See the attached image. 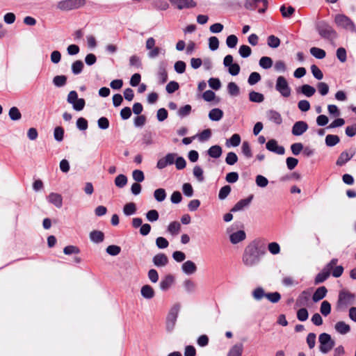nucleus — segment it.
Segmentation results:
<instances>
[{"label":"nucleus","mask_w":356,"mask_h":356,"mask_svg":"<svg viewBox=\"0 0 356 356\" xmlns=\"http://www.w3.org/2000/svg\"><path fill=\"white\" fill-rule=\"evenodd\" d=\"M168 258L163 253H159L154 256L152 262L158 268L165 267L168 264Z\"/></svg>","instance_id":"16"},{"label":"nucleus","mask_w":356,"mask_h":356,"mask_svg":"<svg viewBox=\"0 0 356 356\" xmlns=\"http://www.w3.org/2000/svg\"><path fill=\"white\" fill-rule=\"evenodd\" d=\"M246 9L254 10L259 8V13H264L268 7L267 0H246L244 4Z\"/></svg>","instance_id":"10"},{"label":"nucleus","mask_w":356,"mask_h":356,"mask_svg":"<svg viewBox=\"0 0 356 356\" xmlns=\"http://www.w3.org/2000/svg\"><path fill=\"white\" fill-rule=\"evenodd\" d=\"M67 76L65 75H57L53 79V83L56 87H63L66 84Z\"/></svg>","instance_id":"45"},{"label":"nucleus","mask_w":356,"mask_h":356,"mask_svg":"<svg viewBox=\"0 0 356 356\" xmlns=\"http://www.w3.org/2000/svg\"><path fill=\"white\" fill-rule=\"evenodd\" d=\"M154 197L158 202H163L166 197V193L163 188H158L154 192Z\"/></svg>","instance_id":"50"},{"label":"nucleus","mask_w":356,"mask_h":356,"mask_svg":"<svg viewBox=\"0 0 356 356\" xmlns=\"http://www.w3.org/2000/svg\"><path fill=\"white\" fill-rule=\"evenodd\" d=\"M280 10L282 17L284 18L290 17L295 12V8L291 6H289L287 8H286V6L283 5L280 7Z\"/></svg>","instance_id":"42"},{"label":"nucleus","mask_w":356,"mask_h":356,"mask_svg":"<svg viewBox=\"0 0 356 356\" xmlns=\"http://www.w3.org/2000/svg\"><path fill=\"white\" fill-rule=\"evenodd\" d=\"M275 89L284 97H289L291 95V89L289 86V83L285 77L282 76L277 77L275 84Z\"/></svg>","instance_id":"8"},{"label":"nucleus","mask_w":356,"mask_h":356,"mask_svg":"<svg viewBox=\"0 0 356 356\" xmlns=\"http://www.w3.org/2000/svg\"><path fill=\"white\" fill-rule=\"evenodd\" d=\"M266 116L270 121L277 125H280L282 123V118L280 113L275 110L268 111L266 113Z\"/></svg>","instance_id":"21"},{"label":"nucleus","mask_w":356,"mask_h":356,"mask_svg":"<svg viewBox=\"0 0 356 356\" xmlns=\"http://www.w3.org/2000/svg\"><path fill=\"white\" fill-rule=\"evenodd\" d=\"M253 298L259 301L264 298H266V293H265L264 289L262 287L256 288L252 293Z\"/></svg>","instance_id":"34"},{"label":"nucleus","mask_w":356,"mask_h":356,"mask_svg":"<svg viewBox=\"0 0 356 356\" xmlns=\"http://www.w3.org/2000/svg\"><path fill=\"white\" fill-rule=\"evenodd\" d=\"M222 117L223 111L218 108H213L209 113V118L212 121H219Z\"/></svg>","instance_id":"28"},{"label":"nucleus","mask_w":356,"mask_h":356,"mask_svg":"<svg viewBox=\"0 0 356 356\" xmlns=\"http://www.w3.org/2000/svg\"><path fill=\"white\" fill-rule=\"evenodd\" d=\"M86 0H63L58 3L57 8L61 10H70L83 6Z\"/></svg>","instance_id":"7"},{"label":"nucleus","mask_w":356,"mask_h":356,"mask_svg":"<svg viewBox=\"0 0 356 356\" xmlns=\"http://www.w3.org/2000/svg\"><path fill=\"white\" fill-rule=\"evenodd\" d=\"M180 305L179 303L175 304L171 307L166 318V328L168 331H172L174 329Z\"/></svg>","instance_id":"6"},{"label":"nucleus","mask_w":356,"mask_h":356,"mask_svg":"<svg viewBox=\"0 0 356 356\" xmlns=\"http://www.w3.org/2000/svg\"><path fill=\"white\" fill-rule=\"evenodd\" d=\"M90 239L93 243H99L104 241V234L101 231L94 230L90 233Z\"/></svg>","instance_id":"29"},{"label":"nucleus","mask_w":356,"mask_h":356,"mask_svg":"<svg viewBox=\"0 0 356 356\" xmlns=\"http://www.w3.org/2000/svg\"><path fill=\"white\" fill-rule=\"evenodd\" d=\"M238 53L242 58H248L251 55V48L245 44H243L239 47Z\"/></svg>","instance_id":"49"},{"label":"nucleus","mask_w":356,"mask_h":356,"mask_svg":"<svg viewBox=\"0 0 356 356\" xmlns=\"http://www.w3.org/2000/svg\"><path fill=\"white\" fill-rule=\"evenodd\" d=\"M318 341L320 343L319 350L323 354L329 353L335 345L331 336L327 333L321 334L318 337Z\"/></svg>","instance_id":"4"},{"label":"nucleus","mask_w":356,"mask_h":356,"mask_svg":"<svg viewBox=\"0 0 356 356\" xmlns=\"http://www.w3.org/2000/svg\"><path fill=\"white\" fill-rule=\"evenodd\" d=\"M261 78L259 73L254 72L250 74L248 79V83H249V85L253 86L258 83L261 80Z\"/></svg>","instance_id":"54"},{"label":"nucleus","mask_w":356,"mask_h":356,"mask_svg":"<svg viewBox=\"0 0 356 356\" xmlns=\"http://www.w3.org/2000/svg\"><path fill=\"white\" fill-rule=\"evenodd\" d=\"M132 177L137 183L142 182L145 179L144 173L140 170H134L132 172Z\"/></svg>","instance_id":"61"},{"label":"nucleus","mask_w":356,"mask_h":356,"mask_svg":"<svg viewBox=\"0 0 356 356\" xmlns=\"http://www.w3.org/2000/svg\"><path fill=\"white\" fill-rule=\"evenodd\" d=\"M267 43L270 47L277 48L280 44V40L277 37L271 35L268 37Z\"/></svg>","instance_id":"48"},{"label":"nucleus","mask_w":356,"mask_h":356,"mask_svg":"<svg viewBox=\"0 0 356 356\" xmlns=\"http://www.w3.org/2000/svg\"><path fill=\"white\" fill-rule=\"evenodd\" d=\"M340 138L337 135L328 134L325 137V144L328 147H333L339 143Z\"/></svg>","instance_id":"36"},{"label":"nucleus","mask_w":356,"mask_h":356,"mask_svg":"<svg viewBox=\"0 0 356 356\" xmlns=\"http://www.w3.org/2000/svg\"><path fill=\"white\" fill-rule=\"evenodd\" d=\"M253 195L248 197L239 200L231 209L232 212H236L248 207L253 199Z\"/></svg>","instance_id":"17"},{"label":"nucleus","mask_w":356,"mask_h":356,"mask_svg":"<svg viewBox=\"0 0 356 356\" xmlns=\"http://www.w3.org/2000/svg\"><path fill=\"white\" fill-rule=\"evenodd\" d=\"M183 286L188 293H193L196 289V284L190 279H186L183 282Z\"/></svg>","instance_id":"43"},{"label":"nucleus","mask_w":356,"mask_h":356,"mask_svg":"<svg viewBox=\"0 0 356 356\" xmlns=\"http://www.w3.org/2000/svg\"><path fill=\"white\" fill-rule=\"evenodd\" d=\"M136 211V206L134 202L126 204L123 207V213L125 216H131Z\"/></svg>","instance_id":"35"},{"label":"nucleus","mask_w":356,"mask_h":356,"mask_svg":"<svg viewBox=\"0 0 356 356\" xmlns=\"http://www.w3.org/2000/svg\"><path fill=\"white\" fill-rule=\"evenodd\" d=\"M127 184V177L124 175H118L115 179V184L118 188H123Z\"/></svg>","instance_id":"46"},{"label":"nucleus","mask_w":356,"mask_h":356,"mask_svg":"<svg viewBox=\"0 0 356 356\" xmlns=\"http://www.w3.org/2000/svg\"><path fill=\"white\" fill-rule=\"evenodd\" d=\"M316 30L319 35L330 42H333L337 38V33L333 27L325 21L318 22L316 25Z\"/></svg>","instance_id":"2"},{"label":"nucleus","mask_w":356,"mask_h":356,"mask_svg":"<svg viewBox=\"0 0 356 356\" xmlns=\"http://www.w3.org/2000/svg\"><path fill=\"white\" fill-rule=\"evenodd\" d=\"M175 281V278L172 275L165 276L159 283V287L162 291H167L170 289Z\"/></svg>","instance_id":"20"},{"label":"nucleus","mask_w":356,"mask_h":356,"mask_svg":"<svg viewBox=\"0 0 356 356\" xmlns=\"http://www.w3.org/2000/svg\"><path fill=\"white\" fill-rule=\"evenodd\" d=\"M356 149L350 148L348 150L342 152L338 157L336 164L338 166H342L350 161L355 154Z\"/></svg>","instance_id":"11"},{"label":"nucleus","mask_w":356,"mask_h":356,"mask_svg":"<svg viewBox=\"0 0 356 356\" xmlns=\"http://www.w3.org/2000/svg\"><path fill=\"white\" fill-rule=\"evenodd\" d=\"M177 156L175 153H168L164 157L159 159L156 164V168L161 170L166 166L172 165L175 163V159Z\"/></svg>","instance_id":"12"},{"label":"nucleus","mask_w":356,"mask_h":356,"mask_svg":"<svg viewBox=\"0 0 356 356\" xmlns=\"http://www.w3.org/2000/svg\"><path fill=\"white\" fill-rule=\"evenodd\" d=\"M259 65L265 70L270 68L273 65V60L268 56H263L259 60Z\"/></svg>","instance_id":"38"},{"label":"nucleus","mask_w":356,"mask_h":356,"mask_svg":"<svg viewBox=\"0 0 356 356\" xmlns=\"http://www.w3.org/2000/svg\"><path fill=\"white\" fill-rule=\"evenodd\" d=\"M238 161V156L233 152H228L225 158V162L229 165H234Z\"/></svg>","instance_id":"52"},{"label":"nucleus","mask_w":356,"mask_h":356,"mask_svg":"<svg viewBox=\"0 0 356 356\" xmlns=\"http://www.w3.org/2000/svg\"><path fill=\"white\" fill-rule=\"evenodd\" d=\"M300 91L307 97L313 96L316 92V89L308 84H304L300 88Z\"/></svg>","instance_id":"31"},{"label":"nucleus","mask_w":356,"mask_h":356,"mask_svg":"<svg viewBox=\"0 0 356 356\" xmlns=\"http://www.w3.org/2000/svg\"><path fill=\"white\" fill-rule=\"evenodd\" d=\"M327 293V290L325 286H320L318 287L316 291L314 293L312 296V300L314 302H317L322 299H323Z\"/></svg>","instance_id":"23"},{"label":"nucleus","mask_w":356,"mask_h":356,"mask_svg":"<svg viewBox=\"0 0 356 356\" xmlns=\"http://www.w3.org/2000/svg\"><path fill=\"white\" fill-rule=\"evenodd\" d=\"M83 63L80 60H76L72 64V72L74 75H77L81 73L83 69Z\"/></svg>","instance_id":"37"},{"label":"nucleus","mask_w":356,"mask_h":356,"mask_svg":"<svg viewBox=\"0 0 356 356\" xmlns=\"http://www.w3.org/2000/svg\"><path fill=\"white\" fill-rule=\"evenodd\" d=\"M181 229V225L177 221L170 222L168 227V232L172 235L175 236L179 234Z\"/></svg>","instance_id":"32"},{"label":"nucleus","mask_w":356,"mask_h":356,"mask_svg":"<svg viewBox=\"0 0 356 356\" xmlns=\"http://www.w3.org/2000/svg\"><path fill=\"white\" fill-rule=\"evenodd\" d=\"M337 262V259H332L327 264H326L322 270L316 275L314 280L315 284L324 282L330 277L332 269L336 266Z\"/></svg>","instance_id":"3"},{"label":"nucleus","mask_w":356,"mask_h":356,"mask_svg":"<svg viewBox=\"0 0 356 356\" xmlns=\"http://www.w3.org/2000/svg\"><path fill=\"white\" fill-rule=\"evenodd\" d=\"M227 90L230 95L238 96L240 92L239 87L234 82H230L227 85Z\"/></svg>","instance_id":"44"},{"label":"nucleus","mask_w":356,"mask_h":356,"mask_svg":"<svg viewBox=\"0 0 356 356\" xmlns=\"http://www.w3.org/2000/svg\"><path fill=\"white\" fill-rule=\"evenodd\" d=\"M243 346L242 343H236L232 347L227 356H241Z\"/></svg>","instance_id":"30"},{"label":"nucleus","mask_w":356,"mask_h":356,"mask_svg":"<svg viewBox=\"0 0 356 356\" xmlns=\"http://www.w3.org/2000/svg\"><path fill=\"white\" fill-rule=\"evenodd\" d=\"M197 266L195 264L191 261L188 260L183 263L181 265V270L183 273H184L186 275H193L197 271Z\"/></svg>","instance_id":"19"},{"label":"nucleus","mask_w":356,"mask_h":356,"mask_svg":"<svg viewBox=\"0 0 356 356\" xmlns=\"http://www.w3.org/2000/svg\"><path fill=\"white\" fill-rule=\"evenodd\" d=\"M246 234L243 230H239L230 234L229 240L232 244H236L245 239Z\"/></svg>","instance_id":"22"},{"label":"nucleus","mask_w":356,"mask_h":356,"mask_svg":"<svg viewBox=\"0 0 356 356\" xmlns=\"http://www.w3.org/2000/svg\"><path fill=\"white\" fill-rule=\"evenodd\" d=\"M54 136L56 140L60 142L63 140L64 129L61 127H57L54 129Z\"/></svg>","instance_id":"64"},{"label":"nucleus","mask_w":356,"mask_h":356,"mask_svg":"<svg viewBox=\"0 0 356 356\" xmlns=\"http://www.w3.org/2000/svg\"><path fill=\"white\" fill-rule=\"evenodd\" d=\"M334 328L335 330L341 334H346L350 330V325L346 324L344 321L337 322L334 325Z\"/></svg>","instance_id":"27"},{"label":"nucleus","mask_w":356,"mask_h":356,"mask_svg":"<svg viewBox=\"0 0 356 356\" xmlns=\"http://www.w3.org/2000/svg\"><path fill=\"white\" fill-rule=\"evenodd\" d=\"M8 115L10 118L13 121L19 120L22 118V114L19 110L15 106L11 107L10 108Z\"/></svg>","instance_id":"40"},{"label":"nucleus","mask_w":356,"mask_h":356,"mask_svg":"<svg viewBox=\"0 0 356 356\" xmlns=\"http://www.w3.org/2000/svg\"><path fill=\"white\" fill-rule=\"evenodd\" d=\"M222 153V147L220 145H216L211 146L208 150V155L213 159H218L220 157Z\"/></svg>","instance_id":"26"},{"label":"nucleus","mask_w":356,"mask_h":356,"mask_svg":"<svg viewBox=\"0 0 356 356\" xmlns=\"http://www.w3.org/2000/svg\"><path fill=\"white\" fill-rule=\"evenodd\" d=\"M231 187L229 185L222 187L218 193V198L220 200H225L231 192Z\"/></svg>","instance_id":"56"},{"label":"nucleus","mask_w":356,"mask_h":356,"mask_svg":"<svg viewBox=\"0 0 356 356\" xmlns=\"http://www.w3.org/2000/svg\"><path fill=\"white\" fill-rule=\"evenodd\" d=\"M334 22L338 26L343 29L352 31H355V26L353 22L344 15H337L334 17Z\"/></svg>","instance_id":"9"},{"label":"nucleus","mask_w":356,"mask_h":356,"mask_svg":"<svg viewBox=\"0 0 356 356\" xmlns=\"http://www.w3.org/2000/svg\"><path fill=\"white\" fill-rule=\"evenodd\" d=\"M241 141V138L240 135L238 134H234L231 136V138L229 140H227L226 145L227 147H237L240 145Z\"/></svg>","instance_id":"33"},{"label":"nucleus","mask_w":356,"mask_h":356,"mask_svg":"<svg viewBox=\"0 0 356 356\" xmlns=\"http://www.w3.org/2000/svg\"><path fill=\"white\" fill-rule=\"evenodd\" d=\"M310 53L313 56L318 59H323L326 56L325 51L318 47H312L310 49Z\"/></svg>","instance_id":"41"},{"label":"nucleus","mask_w":356,"mask_h":356,"mask_svg":"<svg viewBox=\"0 0 356 356\" xmlns=\"http://www.w3.org/2000/svg\"><path fill=\"white\" fill-rule=\"evenodd\" d=\"M241 151L245 157L250 159L252 156V150H251V148H250V144L248 142L244 141L243 143L242 147H241Z\"/></svg>","instance_id":"51"},{"label":"nucleus","mask_w":356,"mask_h":356,"mask_svg":"<svg viewBox=\"0 0 356 356\" xmlns=\"http://www.w3.org/2000/svg\"><path fill=\"white\" fill-rule=\"evenodd\" d=\"M266 298L272 303H277L281 299V295L279 292L267 293Z\"/></svg>","instance_id":"57"},{"label":"nucleus","mask_w":356,"mask_h":356,"mask_svg":"<svg viewBox=\"0 0 356 356\" xmlns=\"http://www.w3.org/2000/svg\"><path fill=\"white\" fill-rule=\"evenodd\" d=\"M208 83L210 88L216 90H219L221 87V82L218 78H210Z\"/></svg>","instance_id":"63"},{"label":"nucleus","mask_w":356,"mask_h":356,"mask_svg":"<svg viewBox=\"0 0 356 356\" xmlns=\"http://www.w3.org/2000/svg\"><path fill=\"white\" fill-rule=\"evenodd\" d=\"M193 173L199 181L202 182L204 181L203 170L200 166L195 165L193 168Z\"/></svg>","instance_id":"60"},{"label":"nucleus","mask_w":356,"mask_h":356,"mask_svg":"<svg viewBox=\"0 0 356 356\" xmlns=\"http://www.w3.org/2000/svg\"><path fill=\"white\" fill-rule=\"evenodd\" d=\"M356 299V296L346 290H341L339 293L338 307H347L353 305Z\"/></svg>","instance_id":"5"},{"label":"nucleus","mask_w":356,"mask_h":356,"mask_svg":"<svg viewBox=\"0 0 356 356\" xmlns=\"http://www.w3.org/2000/svg\"><path fill=\"white\" fill-rule=\"evenodd\" d=\"M191 109H192V107L191 105L189 104H186L183 107H181L178 111H177V115L180 117V118H184L187 115H188L191 112Z\"/></svg>","instance_id":"55"},{"label":"nucleus","mask_w":356,"mask_h":356,"mask_svg":"<svg viewBox=\"0 0 356 356\" xmlns=\"http://www.w3.org/2000/svg\"><path fill=\"white\" fill-rule=\"evenodd\" d=\"M156 245L159 249H165L168 247L169 242L165 238L159 236L156 239Z\"/></svg>","instance_id":"59"},{"label":"nucleus","mask_w":356,"mask_h":356,"mask_svg":"<svg viewBox=\"0 0 356 356\" xmlns=\"http://www.w3.org/2000/svg\"><path fill=\"white\" fill-rule=\"evenodd\" d=\"M47 200L57 208H60L63 205V197L61 195L57 193H51L47 196Z\"/></svg>","instance_id":"18"},{"label":"nucleus","mask_w":356,"mask_h":356,"mask_svg":"<svg viewBox=\"0 0 356 356\" xmlns=\"http://www.w3.org/2000/svg\"><path fill=\"white\" fill-rule=\"evenodd\" d=\"M266 245L262 238H255L244 248L242 254V263L246 267L257 266L266 254Z\"/></svg>","instance_id":"1"},{"label":"nucleus","mask_w":356,"mask_h":356,"mask_svg":"<svg viewBox=\"0 0 356 356\" xmlns=\"http://www.w3.org/2000/svg\"><path fill=\"white\" fill-rule=\"evenodd\" d=\"M170 3L178 9L193 8L196 3L193 0H170Z\"/></svg>","instance_id":"15"},{"label":"nucleus","mask_w":356,"mask_h":356,"mask_svg":"<svg viewBox=\"0 0 356 356\" xmlns=\"http://www.w3.org/2000/svg\"><path fill=\"white\" fill-rule=\"evenodd\" d=\"M308 129V124L305 121H298L293 125L291 133L293 136L302 135Z\"/></svg>","instance_id":"14"},{"label":"nucleus","mask_w":356,"mask_h":356,"mask_svg":"<svg viewBox=\"0 0 356 356\" xmlns=\"http://www.w3.org/2000/svg\"><path fill=\"white\" fill-rule=\"evenodd\" d=\"M268 250L273 255L280 252V246L277 242H271L268 245Z\"/></svg>","instance_id":"53"},{"label":"nucleus","mask_w":356,"mask_h":356,"mask_svg":"<svg viewBox=\"0 0 356 356\" xmlns=\"http://www.w3.org/2000/svg\"><path fill=\"white\" fill-rule=\"evenodd\" d=\"M106 251L108 254L111 256H116L120 252L121 248L118 245H111L106 248Z\"/></svg>","instance_id":"62"},{"label":"nucleus","mask_w":356,"mask_h":356,"mask_svg":"<svg viewBox=\"0 0 356 356\" xmlns=\"http://www.w3.org/2000/svg\"><path fill=\"white\" fill-rule=\"evenodd\" d=\"M140 293L141 296L146 299H152L155 295L154 289L147 284L142 286Z\"/></svg>","instance_id":"25"},{"label":"nucleus","mask_w":356,"mask_h":356,"mask_svg":"<svg viewBox=\"0 0 356 356\" xmlns=\"http://www.w3.org/2000/svg\"><path fill=\"white\" fill-rule=\"evenodd\" d=\"M309 300V293L307 291H303L298 296L296 299V307H302L305 306L307 304Z\"/></svg>","instance_id":"24"},{"label":"nucleus","mask_w":356,"mask_h":356,"mask_svg":"<svg viewBox=\"0 0 356 356\" xmlns=\"http://www.w3.org/2000/svg\"><path fill=\"white\" fill-rule=\"evenodd\" d=\"M249 99L252 102L261 103L264 100V97L261 93L251 91L249 93Z\"/></svg>","instance_id":"39"},{"label":"nucleus","mask_w":356,"mask_h":356,"mask_svg":"<svg viewBox=\"0 0 356 356\" xmlns=\"http://www.w3.org/2000/svg\"><path fill=\"white\" fill-rule=\"evenodd\" d=\"M146 218L149 222H155L158 220L159 218V212L155 209H152L147 212Z\"/></svg>","instance_id":"58"},{"label":"nucleus","mask_w":356,"mask_h":356,"mask_svg":"<svg viewBox=\"0 0 356 356\" xmlns=\"http://www.w3.org/2000/svg\"><path fill=\"white\" fill-rule=\"evenodd\" d=\"M320 312L325 316H327V315H329L331 312L330 303L327 300L323 301L321 305Z\"/></svg>","instance_id":"47"},{"label":"nucleus","mask_w":356,"mask_h":356,"mask_svg":"<svg viewBox=\"0 0 356 356\" xmlns=\"http://www.w3.org/2000/svg\"><path fill=\"white\" fill-rule=\"evenodd\" d=\"M266 149L272 152L279 155H283L285 153V149L283 146L279 145L275 139H270L266 145Z\"/></svg>","instance_id":"13"}]
</instances>
